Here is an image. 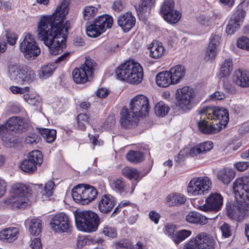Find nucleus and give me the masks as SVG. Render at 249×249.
<instances>
[{
	"mask_svg": "<svg viewBox=\"0 0 249 249\" xmlns=\"http://www.w3.org/2000/svg\"><path fill=\"white\" fill-rule=\"evenodd\" d=\"M68 12V4L63 1L57 6L52 15L41 17L38 23V38L49 48L52 54H59L66 46L65 40L70 22L67 20L64 24V20Z\"/></svg>",
	"mask_w": 249,
	"mask_h": 249,
	"instance_id": "f257e3e1",
	"label": "nucleus"
},
{
	"mask_svg": "<svg viewBox=\"0 0 249 249\" xmlns=\"http://www.w3.org/2000/svg\"><path fill=\"white\" fill-rule=\"evenodd\" d=\"M198 114L200 118L197 120V126L199 131L205 134L218 132L229 122V112L224 107H203L198 110Z\"/></svg>",
	"mask_w": 249,
	"mask_h": 249,
	"instance_id": "f03ea898",
	"label": "nucleus"
},
{
	"mask_svg": "<svg viewBox=\"0 0 249 249\" xmlns=\"http://www.w3.org/2000/svg\"><path fill=\"white\" fill-rule=\"evenodd\" d=\"M236 201L227 206V215L232 218L245 217L248 213L249 205V176L237 178L233 184Z\"/></svg>",
	"mask_w": 249,
	"mask_h": 249,
	"instance_id": "7ed1b4c3",
	"label": "nucleus"
},
{
	"mask_svg": "<svg viewBox=\"0 0 249 249\" xmlns=\"http://www.w3.org/2000/svg\"><path fill=\"white\" fill-rule=\"evenodd\" d=\"M31 190L29 186L22 183H15L11 187L9 197L5 199L4 202L13 209L24 208L31 204Z\"/></svg>",
	"mask_w": 249,
	"mask_h": 249,
	"instance_id": "20e7f679",
	"label": "nucleus"
},
{
	"mask_svg": "<svg viewBox=\"0 0 249 249\" xmlns=\"http://www.w3.org/2000/svg\"><path fill=\"white\" fill-rule=\"evenodd\" d=\"M117 78L132 84L141 82L143 71L141 66L133 60H127L121 64L116 69Z\"/></svg>",
	"mask_w": 249,
	"mask_h": 249,
	"instance_id": "39448f33",
	"label": "nucleus"
},
{
	"mask_svg": "<svg viewBox=\"0 0 249 249\" xmlns=\"http://www.w3.org/2000/svg\"><path fill=\"white\" fill-rule=\"evenodd\" d=\"M9 78L17 84H29L36 79L35 71L24 64L10 65L8 69Z\"/></svg>",
	"mask_w": 249,
	"mask_h": 249,
	"instance_id": "423d86ee",
	"label": "nucleus"
},
{
	"mask_svg": "<svg viewBox=\"0 0 249 249\" xmlns=\"http://www.w3.org/2000/svg\"><path fill=\"white\" fill-rule=\"evenodd\" d=\"M74 217L76 228L82 231H95L100 224L98 215L90 211L76 212L74 213Z\"/></svg>",
	"mask_w": 249,
	"mask_h": 249,
	"instance_id": "0eeeda50",
	"label": "nucleus"
},
{
	"mask_svg": "<svg viewBox=\"0 0 249 249\" xmlns=\"http://www.w3.org/2000/svg\"><path fill=\"white\" fill-rule=\"evenodd\" d=\"M71 195L73 200L81 205L89 204L94 200L98 195L96 188L89 185L80 184L74 187Z\"/></svg>",
	"mask_w": 249,
	"mask_h": 249,
	"instance_id": "6e6552de",
	"label": "nucleus"
},
{
	"mask_svg": "<svg viewBox=\"0 0 249 249\" xmlns=\"http://www.w3.org/2000/svg\"><path fill=\"white\" fill-rule=\"evenodd\" d=\"M249 4V0H244L237 6L226 27L228 35L233 34L240 28L246 15V9Z\"/></svg>",
	"mask_w": 249,
	"mask_h": 249,
	"instance_id": "1a4fd4ad",
	"label": "nucleus"
},
{
	"mask_svg": "<svg viewBox=\"0 0 249 249\" xmlns=\"http://www.w3.org/2000/svg\"><path fill=\"white\" fill-rule=\"evenodd\" d=\"M211 186L212 181L208 177H195L189 182L187 191L190 196H201L207 194Z\"/></svg>",
	"mask_w": 249,
	"mask_h": 249,
	"instance_id": "9d476101",
	"label": "nucleus"
},
{
	"mask_svg": "<svg viewBox=\"0 0 249 249\" xmlns=\"http://www.w3.org/2000/svg\"><path fill=\"white\" fill-rule=\"evenodd\" d=\"M20 51L23 53L25 59L32 60L37 57L41 50L33 36L30 34H27L19 45Z\"/></svg>",
	"mask_w": 249,
	"mask_h": 249,
	"instance_id": "9b49d317",
	"label": "nucleus"
},
{
	"mask_svg": "<svg viewBox=\"0 0 249 249\" xmlns=\"http://www.w3.org/2000/svg\"><path fill=\"white\" fill-rule=\"evenodd\" d=\"M176 94L178 107L184 111L191 110L193 107L192 102L195 97L193 88L185 86L178 89Z\"/></svg>",
	"mask_w": 249,
	"mask_h": 249,
	"instance_id": "f8f14e48",
	"label": "nucleus"
},
{
	"mask_svg": "<svg viewBox=\"0 0 249 249\" xmlns=\"http://www.w3.org/2000/svg\"><path fill=\"white\" fill-rule=\"evenodd\" d=\"M95 62L89 57H86L85 63L79 68H75L72 71V77L77 84H84L91 76L94 71Z\"/></svg>",
	"mask_w": 249,
	"mask_h": 249,
	"instance_id": "ddd939ff",
	"label": "nucleus"
},
{
	"mask_svg": "<svg viewBox=\"0 0 249 249\" xmlns=\"http://www.w3.org/2000/svg\"><path fill=\"white\" fill-rule=\"evenodd\" d=\"M130 110L138 117L148 115L150 109L148 98L143 94H140L133 98L129 104Z\"/></svg>",
	"mask_w": 249,
	"mask_h": 249,
	"instance_id": "4468645a",
	"label": "nucleus"
},
{
	"mask_svg": "<svg viewBox=\"0 0 249 249\" xmlns=\"http://www.w3.org/2000/svg\"><path fill=\"white\" fill-rule=\"evenodd\" d=\"M43 162V155L38 150H34L30 152L28 159L22 161L20 165V169L24 172L32 174L37 169V166H40Z\"/></svg>",
	"mask_w": 249,
	"mask_h": 249,
	"instance_id": "2eb2a0df",
	"label": "nucleus"
},
{
	"mask_svg": "<svg viewBox=\"0 0 249 249\" xmlns=\"http://www.w3.org/2000/svg\"><path fill=\"white\" fill-rule=\"evenodd\" d=\"M51 229L55 233L68 232L70 229V220L68 216L64 213L55 214L50 222Z\"/></svg>",
	"mask_w": 249,
	"mask_h": 249,
	"instance_id": "dca6fc26",
	"label": "nucleus"
},
{
	"mask_svg": "<svg viewBox=\"0 0 249 249\" xmlns=\"http://www.w3.org/2000/svg\"><path fill=\"white\" fill-rule=\"evenodd\" d=\"M174 5L172 0H166L160 8V12L164 19L171 24L176 23L181 18V13L174 10Z\"/></svg>",
	"mask_w": 249,
	"mask_h": 249,
	"instance_id": "f3484780",
	"label": "nucleus"
},
{
	"mask_svg": "<svg viewBox=\"0 0 249 249\" xmlns=\"http://www.w3.org/2000/svg\"><path fill=\"white\" fill-rule=\"evenodd\" d=\"M223 199L218 193H212L206 198L205 203L198 207L199 209L203 211H219L223 206Z\"/></svg>",
	"mask_w": 249,
	"mask_h": 249,
	"instance_id": "a211bd4d",
	"label": "nucleus"
},
{
	"mask_svg": "<svg viewBox=\"0 0 249 249\" xmlns=\"http://www.w3.org/2000/svg\"><path fill=\"white\" fill-rule=\"evenodd\" d=\"M28 125L26 120L19 116L10 117L5 124L7 130L18 133L26 131Z\"/></svg>",
	"mask_w": 249,
	"mask_h": 249,
	"instance_id": "6ab92c4d",
	"label": "nucleus"
},
{
	"mask_svg": "<svg viewBox=\"0 0 249 249\" xmlns=\"http://www.w3.org/2000/svg\"><path fill=\"white\" fill-rule=\"evenodd\" d=\"M199 249H213L215 241L211 235L206 232L199 233L195 237Z\"/></svg>",
	"mask_w": 249,
	"mask_h": 249,
	"instance_id": "aec40b11",
	"label": "nucleus"
},
{
	"mask_svg": "<svg viewBox=\"0 0 249 249\" xmlns=\"http://www.w3.org/2000/svg\"><path fill=\"white\" fill-rule=\"evenodd\" d=\"M117 22L124 32H128L135 25L136 18L131 12H127L119 17Z\"/></svg>",
	"mask_w": 249,
	"mask_h": 249,
	"instance_id": "412c9836",
	"label": "nucleus"
},
{
	"mask_svg": "<svg viewBox=\"0 0 249 249\" xmlns=\"http://www.w3.org/2000/svg\"><path fill=\"white\" fill-rule=\"evenodd\" d=\"M121 124L122 127L129 128L135 125L138 123V116H136L125 107L121 110Z\"/></svg>",
	"mask_w": 249,
	"mask_h": 249,
	"instance_id": "4be33fe9",
	"label": "nucleus"
},
{
	"mask_svg": "<svg viewBox=\"0 0 249 249\" xmlns=\"http://www.w3.org/2000/svg\"><path fill=\"white\" fill-rule=\"evenodd\" d=\"M116 203L115 198L110 195H104L98 204L99 211L103 213H107L111 211Z\"/></svg>",
	"mask_w": 249,
	"mask_h": 249,
	"instance_id": "5701e85b",
	"label": "nucleus"
},
{
	"mask_svg": "<svg viewBox=\"0 0 249 249\" xmlns=\"http://www.w3.org/2000/svg\"><path fill=\"white\" fill-rule=\"evenodd\" d=\"M232 80L240 87H249V72L246 70L239 69L234 71Z\"/></svg>",
	"mask_w": 249,
	"mask_h": 249,
	"instance_id": "b1692460",
	"label": "nucleus"
},
{
	"mask_svg": "<svg viewBox=\"0 0 249 249\" xmlns=\"http://www.w3.org/2000/svg\"><path fill=\"white\" fill-rule=\"evenodd\" d=\"M102 33L105 32L107 29L111 27L113 22V18L108 15L100 16L92 21Z\"/></svg>",
	"mask_w": 249,
	"mask_h": 249,
	"instance_id": "393cba45",
	"label": "nucleus"
},
{
	"mask_svg": "<svg viewBox=\"0 0 249 249\" xmlns=\"http://www.w3.org/2000/svg\"><path fill=\"white\" fill-rule=\"evenodd\" d=\"M213 147V143L212 142H205L191 148L189 151V155L192 157L201 156L211 150Z\"/></svg>",
	"mask_w": 249,
	"mask_h": 249,
	"instance_id": "a878e982",
	"label": "nucleus"
},
{
	"mask_svg": "<svg viewBox=\"0 0 249 249\" xmlns=\"http://www.w3.org/2000/svg\"><path fill=\"white\" fill-rule=\"evenodd\" d=\"M213 147V143L212 142H205L191 148L189 151V155L192 157L201 156L211 150Z\"/></svg>",
	"mask_w": 249,
	"mask_h": 249,
	"instance_id": "bb28decb",
	"label": "nucleus"
},
{
	"mask_svg": "<svg viewBox=\"0 0 249 249\" xmlns=\"http://www.w3.org/2000/svg\"><path fill=\"white\" fill-rule=\"evenodd\" d=\"M214 218L215 217H207L195 211L190 212L186 216V219L189 223L200 225L206 224L208 222L207 220L208 219H212Z\"/></svg>",
	"mask_w": 249,
	"mask_h": 249,
	"instance_id": "cd10ccee",
	"label": "nucleus"
},
{
	"mask_svg": "<svg viewBox=\"0 0 249 249\" xmlns=\"http://www.w3.org/2000/svg\"><path fill=\"white\" fill-rule=\"evenodd\" d=\"M18 234V230L14 227H9L0 232V239L3 242H12L15 240Z\"/></svg>",
	"mask_w": 249,
	"mask_h": 249,
	"instance_id": "c85d7f7f",
	"label": "nucleus"
},
{
	"mask_svg": "<svg viewBox=\"0 0 249 249\" xmlns=\"http://www.w3.org/2000/svg\"><path fill=\"white\" fill-rule=\"evenodd\" d=\"M168 71L173 82V85L179 83L185 74V68L181 65L174 66Z\"/></svg>",
	"mask_w": 249,
	"mask_h": 249,
	"instance_id": "c756f323",
	"label": "nucleus"
},
{
	"mask_svg": "<svg viewBox=\"0 0 249 249\" xmlns=\"http://www.w3.org/2000/svg\"><path fill=\"white\" fill-rule=\"evenodd\" d=\"M150 50L149 56L154 59L161 57L164 53V48L160 42H153L148 47Z\"/></svg>",
	"mask_w": 249,
	"mask_h": 249,
	"instance_id": "7c9ffc66",
	"label": "nucleus"
},
{
	"mask_svg": "<svg viewBox=\"0 0 249 249\" xmlns=\"http://www.w3.org/2000/svg\"><path fill=\"white\" fill-rule=\"evenodd\" d=\"M186 200V198L184 195L178 193L169 194L166 198V203L170 206L182 205Z\"/></svg>",
	"mask_w": 249,
	"mask_h": 249,
	"instance_id": "2f4dec72",
	"label": "nucleus"
},
{
	"mask_svg": "<svg viewBox=\"0 0 249 249\" xmlns=\"http://www.w3.org/2000/svg\"><path fill=\"white\" fill-rule=\"evenodd\" d=\"M156 82L159 86L163 88L173 85V82L168 71H162L158 73L156 77Z\"/></svg>",
	"mask_w": 249,
	"mask_h": 249,
	"instance_id": "473e14b6",
	"label": "nucleus"
},
{
	"mask_svg": "<svg viewBox=\"0 0 249 249\" xmlns=\"http://www.w3.org/2000/svg\"><path fill=\"white\" fill-rule=\"evenodd\" d=\"M235 172L233 169L225 168L220 170L217 173V178L224 184H228L234 178Z\"/></svg>",
	"mask_w": 249,
	"mask_h": 249,
	"instance_id": "72a5a7b5",
	"label": "nucleus"
},
{
	"mask_svg": "<svg viewBox=\"0 0 249 249\" xmlns=\"http://www.w3.org/2000/svg\"><path fill=\"white\" fill-rule=\"evenodd\" d=\"M155 0H141L139 6L136 7L138 14L149 13L152 7L154 5Z\"/></svg>",
	"mask_w": 249,
	"mask_h": 249,
	"instance_id": "f704fd0d",
	"label": "nucleus"
},
{
	"mask_svg": "<svg viewBox=\"0 0 249 249\" xmlns=\"http://www.w3.org/2000/svg\"><path fill=\"white\" fill-rule=\"evenodd\" d=\"M56 68V66L55 64H48L41 68L38 75L41 79H46L52 75Z\"/></svg>",
	"mask_w": 249,
	"mask_h": 249,
	"instance_id": "c9c22d12",
	"label": "nucleus"
},
{
	"mask_svg": "<svg viewBox=\"0 0 249 249\" xmlns=\"http://www.w3.org/2000/svg\"><path fill=\"white\" fill-rule=\"evenodd\" d=\"M232 70V60L227 59L221 64L219 75L221 77H227L230 74Z\"/></svg>",
	"mask_w": 249,
	"mask_h": 249,
	"instance_id": "e433bc0d",
	"label": "nucleus"
},
{
	"mask_svg": "<svg viewBox=\"0 0 249 249\" xmlns=\"http://www.w3.org/2000/svg\"><path fill=\"white\" fill-rule=\"evenodd\" d=\"M39 132L48 143L53 142L56 139V131L54 129L40 128Z\"/></svg>",
	"mask_w": 249,
	"mask_h": 249,
	"instance_id": "4c0bfd02",
	"label": "nucleus"
},
{
	"mask_svg": "<svg viewBox=\"0 0 249 249\" xmlns=\"http://www.w3.org/2000/svg\"><path fill=\"white\" fill-rule=\"evenodd\" d=\"M126 158L130 162L139 163L143 160V154L139 151L131 150L126 155Z\"/></svg>",
	"mask_w": 249,
	"mask_h": 249,
	"instance_id": "58836bf2",
	"label": "nucleus"
},
{
	"mask_svg": "<svg viewBox=\"0 0 249 249\" xmlns=\"http://www.w3.org/2000/svg\"><path fill=\"white\" fill-rule=\"evenodd\" d=\"M112 187L120 193L128 191V185L126 184L123 178H115L113 179Z\"/></svg>",
	"mask_w": 249,
	"mask_h": 249,
	"instance_id": "ea45409f",
	"label": "nucleus"
},
{
	"mask_svg": "<svg viewBox=\"0 0 249 249\" xmlns=\"http://www.w3.org/2000/svg\"><path fill=\"white\" fill-rule=\"evenodd\" d=\"M41 220L38 218L31 219L29 224V231L34 235H38L41 231Z\"/></svg>",
	"mask_w": 249,
	"mask_h": 249,
	"instance_id": "a19ab883",
	"label": "nucleus"
},
{
	"mask_svg": "<svg viewBox=\"0 0 249 249\" xmlns=\"http://www.w3.org/2000/svg\"><path fill=\"white\" fill-rule=\"evenodd\" d=\"M122 174L124 177L130 179L133 178L137 180L140 177V173L136 169L129 167H125L123 168Z\"/></svg>",
	"mask_w": 249,
	"mask_h": 249,
	"instance_id": "79ce46f5",
	"label": "nucleus"
},
{
	"mask_svg": "<svg viewBox=\"0 0 249 249\" xmlns=\"http://www.w3.org/2000/svg\"><path fill=\"white\" fill-rule=\"evenodd\" d=\"M86 33L88 36L95 38L102 34L97 26L92 21L89 23V24L86 26Z\"/></svg>",
	"mask_w": 249,
	"mask_h": 249,
	"instance_id": "37998d69",
	"label": "nucleus"
},
{
	"mask_svg": "<svg viewBox=\"0 0 249 249\" xmlns=\"http://www.w3.org/2000/svg\"><path fill=\"white\" fill-rule=\"evenodd\" d=\"M191 233V231L189 230H180L175 234L174 236H173V240L176 244H179L190 236Z\"/></svg>",
	"mask_w": 249,
	"mask_h": 249,
	"instance_id": "c03bdc74",
	"label": "nucleus"
},
{
	"mask_svg": "<svg viewBox=\"0 0 249 249\" xmlns=\"http://www.w3.org/2000/svg\"><path fill=\"white\" fill-rule=\"evenodd\" d=\"M98 8L93 6H86L83 10L84 19L86 20H89L97 13Z\"/></svg>",
	"mask_w": 249,
	"mask_h": 249,
	"instance_id": "a18cd8bd",
	"label": "nucleus"
},
{
	"mask_svg": "<svg viewBox=\"0 0 249 249\" xmlns=\"http://www.w3.org/2000/svg\"><path fill=\"white\" fill-rule=\"evenodd\" d=\"M169 111V107L164 102H160L155 107L156 114L161 117L165 116Z\"/></svg>",
	"mask_w": 249,
	"mask_h": 249,
	"instance_id": "49530a36",
	"label": "nucleus"
},
{
	"mask_svg": "<svg viewBox=\"0 0 249 249\" xmlns=\"http://www.w3.org/2000/svg\"><path fill=\"white\" fill-rule=\"evenodd\" d=\"M89 117L86 114L80 113L77 117V125L79 129L85 130L86 125L89 122Z\"/></svg>",
	"mask_w": 249,
	"mask_h": 249,
	"instance_id": "de8ad7c7",
	"label": "nucleus"
},
{
	"mask_svg": "<svg viewBox=\"0 0 249 249\" xmlns=\"http://www.w3.org/2000/svg\"><path fill=\"white\" fill-rule=\"evenodd\" d=\"M116 249H132L133 244L128 239H121L114 243Z\"/></svg>",
	"mask_w": 249,
	"mask_h": 249,
	"instance_id": "09e8293b",
	"label": "nucleus"
},
{
	"mask_svg": "<svg viewBox=\"0 0 249 249\" xmlns=\"http://www.w3.org/2000/svg\"><path fill=\"white\" fill-rule=\"evenodd\" d=\"M54 186V183L52 181L47 182L44 186V189L41 191L42 195L48 197L51 196L53 194Z\"/></svg>",
	"mask_w": 249,
	"mask_h": 249,
	"instance_id": "8fccbe9b",
	"label": "nucleus"
},
{
	"mask_svg": "<svg viewBox=\"0 0 249 249\" xmlns=\"http://www.w3.org/2000/svg\"><path fill=\"white\" fill-rule=\"evenodd\" d=\"M2 140L3 141L5 146L11 147L13 146L15 143L16 139L15 136L9 133H6L2 137Z\"/></svg>",
	"mask_w": 249,
	"mask_h": 249,
	"instance_id": "3c124183",
	"label": "nucleus"
},
{
	"mask_svg": "<svg viewBox=\"0 0 249 249\" xmlns=\"http://www.w3.org/2000/svg\"><path fill=\"white\" fill-rule=\"evenodd\" d=\"M237 46L243 50L249 51V39L242 36L239 38L236 42Z\"/></svg>",
	"mask_w": 249,
	"mask_h": 249,
	"instance_id": "603ef678",
	"label": "nucleus"
},
{
	"mask_svg": "<svg viewBox=\"0 0 249 249\" xmlns=\"http://www.w3.org/2000/svg\"><path fill=\"white\" fill-rule=\"evenodd\" d=\"M10 91L13 93L15 94H26L27 93L29 92L30 87H25L23 88H20L18 86H12L9 88Z\"/></svg>",
	"mask_w": 249,
	"mask_h": 249,
	"instance_id": "864d4df0",
	"label": "nucleus"
},
{
	"mask_svg": "<svg viewBox=\"0 0 249 249\" xmlns=\"http://www.w3.org/2000/svg\"><path fill=\"white\" fill-rule=\"evenodd\" d=\"M218 51V49L209 45L206 52L205 59L207 60L214 59L217 54Z\"/></svg>",
	"mask_w": 249,
	"mask_h": 249,
	"instance_id": "5fc2aeb1",
	"label": "nucleus"
},
{
	"mask_svg": "<svg viewBox=\"0 0 249 249\" xmlns=\"http://www.w3.org/2000/svg\"><path fill=\"white\" fill-rule=\"evenodd\" d=\"M103 233L106 236L110 238H114L117 236V232L116 230L113 227L108 225L104 226L103 230Z\"/></svg>",
	"mask_w": 249,
	"mask_h": 249,
	"instance_id": "6e6d98bb",
	"label": "nucleus"
},
{
	"mask_svg": "<svg viewBox=\"0 0 249 249\" xmlns=\"http://www.w3.org/2000/svg\"><path fill=\"white\" fill-rule=\"evenodd\" d=\"M221 37L220 36L215 34H212L210 38L209 45L213 48L218 50V47L220 44Z\"/></svg>",
	"mask_w": 249,
	"mask_h": 249,
	"instance_id": "4d7b16f0",
	"label": "nucleus"
},
{
	"mask_svg": "<svg viewBox=\"0 0 249 249\" xmlns=\"http://www.w3.org/2000/svg\"><path fill=\"white\" fill-rule=\"evenodd\" d=\"M39 141V137L36 134H31L25 138V142L26 144L35 145Z\"/></svg>",
	"mask_w": 249,
	"mask_h": 249,
	"instance_id": "13d9d810",
	"label": "nucleus"
},
{
	"mask_svg": "<svg viewBox=\"0 0 249 249\" xmlns=\"http://www.w3.org/2000/svg\"><path fill=\"white\" fill-rule=\"evenodd\" d=\"M197 21L200 25L205 27L209 26L211 24L210 18L204 15H200L197 18Z\"/></svg>",
	"mask_w": 249,
	"mask_h": 249,
	"instance_id": "bf43d9fd",
	"label": "nucleus"
},
{
	"mask_svg": "<svg viewBox=\"0 0 249 249\" xmlns=\"http://www.w3.org/2000/svg\"><path fill=\"white\" fill-rule=\"evenodd\" d=\"M221 231L222 236L225 238L229 237L231 235V226L227 223L223 224V225L221 227Z\"/></svg>",
	"mask_w": 249,
	"mask_h": 249,
	"instance_id": "052dcab7",
	"label": "nucleus"
},
{
	"mask_svg": "<svg viewBox=\"0 0 249 249\" xmlns=\"http://www.w3.org/2000/svg\"><path fill=\"white\" fill-rule=\"evenodd\" d=\"M125 5V1L123 0H117L113 2L112 8L116 12L121 11Z\"/></svg>",
	"mask_w": 249,
	"mask_h": 249,
	"instance_id": "680f3d73",
	"label": "nucleus"
},
{
	"mask_svg": "<svg viewBox=\"0 0 249 249\" xmlns=\"http://www.w3.org/2000/svg\"><path fill=\"white\" fill-rule=\"evenodd\" d=\"M6 37L7 42L12 46L15 44L18 39L17 35L11 32H6Z\"/></svg>",
	"mask_w": 249,
	"mask_h": 249,
	"instance_id": "e2e57ef3",
	"label": "nucleus"
},
{
	"mask_svg": "<svg viewBox=\"0 0 249 249\" xmlns=\"http://www.w3.org/2000/svg\"><path fill=\"white\" fill-rule=\"evenodd\" d=\"M23 98L27 103L31 106H35L37 105L39 103L37 98L36 97H30L27 93L23 95Z\"/></svg>",
	"mask_w": 249,
	"mask_h": 249,
	"instance_id": "0e129e2a",
	"label": "nucleus"
},
{
	"mask_svg": "<svg viewBox=\"0 0 249 249\" xmlns=\"http://www.w3.org/2000/svg\"><path fill=\"white\" fill-rule=\"evenodd\" d=\"M226 98L225 93L221 91H217L210 95L212 100H222Z\"/></svg>",
	"mask_w": 249,
	"mask_h": 249,
	"instance_id": "69168bd1",
	"label": "nucleus"
},
{
	"mask_svg": "<svg viewBox=\"0 0 249 249\" xmlns=\"http://www.w3.org/2000/svg\"><path fill=\"white\" fill-rule=\"evenodd\" d=\"M176 227L173 224H168L165 228V233L168 236H171L173 239V236H175L174 232Z\"/></svg>",
	"mask_w": 249,
	"mask_h": 249,
	"instance_id": "338daca9",
	"label": "nucleus"
},
{
	"mask_svg": "<svg viewBox=\"0 0 249 249\" xmlns=\"http://www.w3.org/2000/svg\"><path fill=\"white\" fill-rule=\"evenodd\" d=\"M237 170L244 171L249 167V162L239 161L234 164Z\"/></svg>",
	"mask_w": 249,
	"mask_h": 249,
	"instance_id": "774afa93",
	"label": "nucleus"
}]
</instances>
